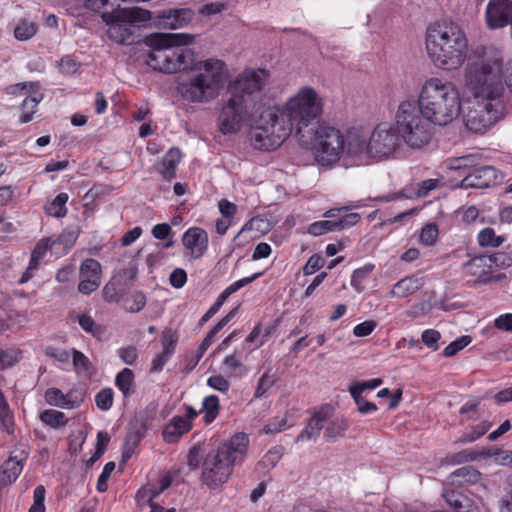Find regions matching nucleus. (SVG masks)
Segmentation results:
<instances>
[{
	"mask_svg": "<svg viewBox=\"0 0 512 512\" xmlns=\"http://www.w3.org/2000/svg\"><path fill=\"white\" fill-rule=\"evenodd\" d=\"M73 365L77 371H88L91 367L90 360L80 351L73 349Z\"/></svg>",
	"mask_w": 512,
	"mask_h": 512,
	"instance_id": "60",
	"label": "nucleus"
},
{
	"mask_svg": "<svg viewBox=\"0 0 512 512\" xmlns=\"http://www.w3.org/2000/svg\"><path fill=\"white\" fill-rule=\"evenodd\" d=\"M101 275V265L100 263L93 259L88 258L84 260L80 266V277H86V278H95L97 280H100Z\"/></svg>",
	"mask_w": 512,
	"mask_h": 512,
	"instance_id": "35",
	"label": "nucleus"
},
{
	"mask_svg": "<svg viewBox=\"0 0 512 512\" xmlns=\"http://www.w3.org/2000/svg\"><path fill=\"white\" fill-rule=\"evenodd\" d=\"M349 423L345 418H337L328 423L325 428L324 438L327 442L333 443L345 436Z\"/></svg>",
	"mask_w": 512,
	"mask_h": 512,
	"instance_id": "28",
	"label": "nucleus"
},
{
	"mask_svg": "<svg viewBox=\"0 0 512 512\" xmlns=\"http://www.w3.org/2000/svg\"><path fill=\"white\" fill-rule=\"evenodd\" d=\"M207 385L212 389L220 392H227L230 387L229 381L221 375L209 377L207 380Z\"/></svg>",
	"mask_w": 512,
	"mask_h": 512,
	"instance_id": "61",
	"label": "nucleus"
},
{
	"mask_svg": "<svg viewBox=\"0 0 512 512\" xmlns=\"http://www.w3.org/2000/svg\"><path fill=\"white\" fill-rule=\"evenodd\" d=\"M187 282V273L182 268L174 269L169 276V283L176 289L182 288Z\"/></svg>",
	"mask_w": 512,
	"mask_h": 512,
	"instance_id": "59",
	"label": "nucleus"
},
{
	"mask_svg": "<svg viewBox=\"0 0 512 512\" xmlns=\"http://www.w3.org/2000/svg\"><path fill=\"white\" fill-rule=\"evenodd\" d=\"M491 258V266L507 268L512 266V252H498L488 255Z\"/></svg>",
	"mask_w": 512,
	"mask_h": 512,
	"instance_id": "50",
	"label": "nucleus"
},
{
	"mask_svg": "<svg viewBox=\"0 0 512 512\" xmlns=\"http://www.w3.org/2000/svg\"><path fill=\"white\" fill-rule=\"evenodd\" d=\"M343 153L358 161V164L367 163L372 158L370 155L369 142L358 131H349L344 136Z\"/></svg>",
	"mask_w": 512,
	"mask_h": 512,
	"instance_id": "18",
	"label": "nucleus"
},
{
	"mask_svg": "<svg viewBox=\"0 0 512 512\" xmlns=\"http://www.w3.org/2000/svg\"><path fill=\"white\" fill-rule=\"evenodd\" d=\"M472 341V338L468 335L461 336L451 342L448 346H446L443 350V355L445 357H452L468 346Z\"/></svg>",
	"mask_w": 512,
	"mask_h": 512,
	"instance_id": "42",
	"label": "nucleus"
},
{
	"mask_svg": "<svg viewBox=\"0 0 512 512\" xmlns=\"http://www.w3.org/2000/svg\"><path fill=\"white\" fill-rule=\"evenodd\" d=\"M313 128L304 131L298 139L299 144L313 150L316 160L322 166L336 163L343 154L344 134L326 123H319Z\"/></svg>",
	"mask_w": 512,
	"mask_h": 512,
	"instance_id": "7",
	"label": "nucleus"
},
{
	"mask_svg": "<svg viewBox=\"0 0 512 512\" xmlns=\"http://www.w3.org/2000/svg\"><path fill=\"white\" fill-rule=\"evenodd\" d=\"M478 61L468 65L466 83L475 99L503 100L502 52L492 46H479L473 50Z\"/></svg>",
	"mask_w": 512,
	"mask_h": 512,
	"instance_id": "3",
	"label": "nucleus"
},
{
	"mask_svg": "<svg viewBox=\"0 0 512 512\" xmlns=\"http://www.w3.org/2000/svg\"><path fill=\"white\" fill-rule=\"evenodd\" d=\"M275 383L276 378L274 377V375H270L269 371L265 372L258 380V384L254 392V397H263Z\"/></svg>",
	"mask_w": 512,
	"mask_h": 512,
	"instance_id": "44",
	"label": "nucleus"
},
{
	"mask_svg": "<svg viewBox=\"0 0 512 512\" xmlns=\"http://www.w3.org/2000/svg\"><path fill=\"white\" fill-rule=\"evenodd\" d=\"M220 411L219 398L216 395H209L202 401L200 413H203V421L206 425L211 424L218 416Z\"/></svg>",
	"mask_w": 512,
	"mask_h": 512,
	"instance_id": "30",
	"label": "nucleus"
},
{
	"mask_svg": "<svg viewBox=\"0 0 512 512\" xmlns=\"http://www.w3.org/2000/svg\"><path fill=\"white\" fill-rule=\"evenodd\" d=\"M455 29H458V27L454 22L449 21L447 19H442V20H439V21H436V22L430 24L427 27L426 32H431V33L448 32V31L453 32Z\"/></svg>",
	"mask_w": 512,
	"mask_h": 512,
	"instance_id": "57",
	"label": "nucleus"
},
{
	"mask_svg": "<svg viewBox=\"0 0 512 512\" xmlns=\"http://www.w3.org/2000/svg\"><path fill=\"white\" fill-rule=\"evenodd\" d=\"M182 244L192 259L201 258L208 248V234L200 227L189 228L182 236Z\"/></svg>",
	"mask_w": 512,
	"mask_h": 512,
	"instance_id": "19",
	"label": "nucleus"
},
{
	"mask_svg": "<svg viewBox=\"0 0 512 512\" xmlns=\"http://www.w3.org/2000/svg\"><path fill=\"white\" fill-rule=\"evenodd\" d=\"M27 456L28 454L24 450L15 455L13 452L10 455L9 459L2 465V471L0 473V482L2 484H11L16 481L22 472Z\"/></svg>",
	"mask_w": 512,
	"mask_h": 512,
	"instance_id": "23",
	"label": "nucleus"
},
{
	"mask_svg": "<svg viewBox=\"0 0 512 512\" xmlns=\"http://www.w3.org/2000/svg\"><path fill=\"white\" fill-rule=\"evenodd\" d=\"M237 308L232 309L225 317H223L205 336L199 346V357L211 346L215 335L220 332L228 322L234 317Z\"/></svg>",
	"mask_w": 512,
	"mask_h": 512,
	"instance_id": "31",
	"label": "nucleus"
},
{
	"mask_svg": "<svg viewBox=\"0 0 512 512\" xmlns=\"http://www.w3.org/2000/svg\"><path fill=\"white\" fill-rule=\"evenodd\" d=\"M325 264V259L319 254H313L303 267L304 275H312Z\"/></svg>",
	"mask_w": 512,
	"mask_h": 512,
	"instance_id": "54",
	"label": "nucleus"
},
{
	"mask_svg": "<svg viewBox=\"0 0 512 512\" xmlns=\"http://www.w3.org/2000/svg\"><path fill=\"white\" fill-rule=\"evenodd\" d=\"M119 357L125 364L133 365L138 357L137 348L133 345L121 348L119 350Z\"/></svg>",
	"mask_w": 512,
	"mask_h": 512,
	"instance_id": "64",
	"label": "nucleus"
},
{
	"mask_svg": "<svg viewBox=\"0 0 512 512\" xmlns=\"http://www.w3.org/2000/svg\"><path fill=\"white\" fill-rule=\"evenodd\" d=\"M222 366L225 372L232 374L238 368L242 366V360L240 357V352L234 351L231 355H228L224 358L222 362Z\"/></svg>",
	"mask_w": 512,
	"mask_h": 512,
	"instance_id": "53",
	"label": "nucleus"
},
{
	"mask_svg": "<svg viewBox=\"0 0 512 512\" xmlns=\"http://www.w3.org/2000/svg\"><path fill=\"white\" fill-rule=\"evenodd\" d=\"M41 96H32L26 97L22 102V109L25 110L29 105L31 106V110L23 111L22 116L20 117V123H28L32 120V115L36 112V107L41 100Z\"/></svg>",
	"mask_w": 512,
	"mask_h": 512,
	"instance_id": "45",
	"label": "nucleus"
},
{
	"mask_svg": "<svg viewBox=\"0 0 512 512\" xmlns=\"http://www.w3.org/2000/svg\"><path fill=\"white\" fill-rule=\"evenodd\" d=\"M466 275L476 277L473 284H487L493 280L489 274L492 272L491 258L488 255L476 256L463 265Z\"/></svg>",
	"mask_w": 512,
	"mask_h": 512,
	"instance_id": "20",
	"label": "nucleus"
},
{
	"mask_svg": "<svg viewBox=\"0 0 512 512\" xmlns=\"http://www.w3.org/2000/svg\"><path fill=\"white\" fill-rule=\"evenodd\" d=\"M438 237V227L436 224H426L420 234V241L426 246L433 245Z\"/></svg>",
	"mask_w": 512,
	"mask_h": 512,
	"instance_id": "48",
	"label": "nucleus"
},
{
	"mask_svg": "<svg viewBox=\"0 0 512 512\" xmlns=\"http://www.w3.org/2000/svg\"><path fill=\"white\" fill-rule=\"evenodd\" d=\"M39 418L43 424L53 429H60L67 425L68 418L61 411L47 409L40 413Z\"/></svg>",
	"mask_w": 512,
	"mask_h": 512,
	"instance_id": "32",
	"label": "nucleus"
},
{
	"mask_svg": "<svg viewBox=\"0 0 512 512\" xmlns=\"http://www.w3.org/2000/svg\"><path fill=\"white\" fill-rule=\"evenodd\" d=\"M45 488L42 485H38L34 489L33 498L34 503L30 507L29 512H44L45 511Z\"/></svg>",
	"mask_w": 512,
	"mask_h": 512,
	"instance_id": "52",
	"label": "nucleus"
},
{
	"mask_svg": "<svg viewBox=\"0 0 512 512\" xmlns=\"http://www.w3.org/2000/svg\"><path fill=\"white\" fill-rule=\"evenodd\" d=\"M426 49L435 65L456 69L465 60L468 40L465 34H426Z\"/></svg>",
	"mask_w": 512,
	"mask_h": 512,
	"instance_id": "8",
	"label": "nucleus"
},
{
	"mask_svg": "<svg viewBox=\"0 0 512 512\" xmlns=\"http://www.w3.org/2000/svg\"><path fill=\"white\" fill-rule=\"evenodd\" d=\"M194 12L190 8L169 9L163 11L146 23V28L177 30L185 28L193 20Z\"/></svg>",
	"mask_w": 512,
	"mask_h": 512,
	"instance_id": "14",
	"label": "nucleus"
},
{
	"mask_svg": "<svg viewBox=\"0 0 512 512\" xmlns=\"http://www.w3.org/2000/svg\"><path fill=\"white\" fill-rule=\"evenodd\" d=\"M155 412L156 406L151 404L137 413L129 422L122 449V462H127L134 454L136 447L146 435L148 421L153 418Z\"/></svg>",
	"mask_w": 512,
	"mask_h": 512,
	"instance_id": "12",
	"label": "nucleus"
},
{
	"mask_svg": "<svg viewBox=\"0 0 512 512\" xmlns=\"http://www.w3.org/2000/svg\"><path fill=\"white\" fill-rule=\"evenodd\" d=\"M268 78L265 69L243 71L228 86L229 99L218 117L224 135L235 134L241 123H254L251 142L256 149L270 151L278 148L295 131L297 140L304 131L320 123L322 102L315 89L303 87L291 97L284 108L267 107L261 101Z\"/></svg>",
	"mask_w": 512,
	"mask_h": 512,
	"instance_id": "1",
	"label": "nucleus"
},
{
	"mask_svg": "<svg viewBox=\"0 0 512 512\" xmlns=\"http://www.w3.org/2000/svg\"><path fill=\"white\" fill-rule=\"evenodd\" d=\"M192 428L191 422L182 416H174L164 427L162 437L167 443H175Z\"/></svg>",
	"mask_w": 512,
	"mask_h": 512,
	"instance_id": "25",
	"label": "nucleus"
},
{
	"mask_svg": "<svg viewBox=\"0 0 512 512\" xmlns=\"http://www.w3.org/2000/svg\"><path fill=\"white\" fill-rule=\"evenodd\" d=\"M377 323L373 320H367L357 324L353 329V334L356 337H365L370 335L376 328Z\"/></svg>",
	"mask_w": 512,
	"mask_h": 512,
	"instance_id": "63",
	"label": "nucleus"
},
{
	"mask_svg": "<svg viewBox=\"0 0 512 512\" xmlns=\"http://www.w3.org/2000/svg\"><path fill=\"white\" fill-rule=\"evenodd\" d=\"M395 125L400 138L413 149L427 145L434 133V124L423 115L414 101H403L399 104Z\"/></svg>",
	"mask_w": 512,
	"mask_h": 512,
	"instance_id": "6",
	"label": "nucleus"
},
{
	"mask_svg": "<svg viewBox=\"0 0 512 512\" xmlns=\"http://www.w3.org/2000/svg\"><path fill=\"white\" fill-rule=\"evenodd\" d=\"M263 223V220L258 217H254L247 221L239 231V233L234 238V242H236V245L238 247L244 246L249 240L248 239H242L243 234H245L248 231H259L260 230V224Z\"/></svg>",
	"mask_w": 512,
	"mask_h": 512,
	"instance_id": "38",
	"label": "nucleus"
},
{
	"mask_svg": "<svg viewBox=\"0 0 512 512\" xmlns=\"http://www.w3.org/2000/svg\"><path fill=\"white\" fill-rule=\"evenodd\" d=\"M480 472L471 466H464L453 472L452 476L456 478H462L459 483H476L480 479Z\"/></svg>",
	"mask_w": 512,
	"mask_h": 512,
	"instance_id": "39",
	"label": "nucleus"
},
{
	"mask_svg": "<svg viewBox=\"0 0 512 512\" xmlns=\"http://www.w3.org/2000/svg\"><path fill=\"white\" fill-rule=\"evenodd\" d=\"M486 20L490 29L503 28L512 23V2L490 0L486 8Z\"/></svg>",
	"mask_w": 512,
	"mask_h": 512,
	"instance_id": "16",
	"label": "nucleus"
},
{
	"mask_svg": "<svg viewBox=\"0 0 512 512\" xmlns=\"http://www.w3.org/2000/svg\"><path fill=\"white\" fill-rule=\"evenodd\" d=\"M157 497L154 492V487L147 485L138 490L136 500L138 505H149L150 507L155 503L154 499Z\"/></svg>",
	"mask_w": 512,
	"mask_h": 512,
	"instance_id": "46",
	"label": "nucleus"
},
{
	"mask_svg": "<svg viewBox=\"0 0 512 512\" xmlns=\"http://www.w3.org/2000/svg\"><path fill=\"white\" fill-rule=\"evenodd\" d=\"M330 416V407L328 405L321 407L315 411L310 418L305 429L296 437V442L303 440H316L324 428L325 422Z\"/></svg>",
	"mask_w": 512,
	"mask_h": 512,
	"instance_id": "21",
	"label": "nucleus"
},
{
	"mask_svg": "<svg viewBox=\"0 0 512 512\" xmlns=\"http://www.w3.org/2000/svg\"><path fill=\"white\" fill-rule=\"evenodd\" d=\"M504 241V238L501 236H496L494 230L492 228H484L478 234V242L482 247H498Z\"/></svg>",
	"mask_w": 512,
	"mask_h": 512,
	"instance_id": "36",
	"label": "nucleus"
},
{
	"mask_svg": "<svg viewBox=\"0 0 512 512\" xmlns=\"http://www.w3.org/2000/svg\"><path fill=\"white\" fill-rule=\"evenodd\" d=\"M349 207L332 208L324 213L327 220L313 222L308 227V233L313 236L324 235L329 232L343 231L356 225L361 216L358 213L351 212L340 215L342 211H348Z\"/></svg>",
	"mask_w": 512,
	"mask_h": 512,
	"instance_id": "11",
	"label": "nucleus"
},
{
	"mask_svg": "<svg viewBox=\"0 0 512 512\" xmlns=\"http://www.w3.org/2000/svg\"><path fill=\"white\" fill-rule=\"evenodd\" d=\"M115 385L125 398L135 392L134 373L129 368H124L115 377Z\"/></svg>",
	"mask_w": 512,
	"mask_h": 512,
	"instance_id": "29",
	"label": "nucleus"
},
{
	"mask_svg": "<svg viewBox=\"0 0 512 512\" xmlns=\"http://www.w3.org/2000/svg\"><path fill=\"white\" fill-rule=\"evenodd\" d=\"M441 339V334L435 329H426L422 332V342L433 351L438 350V341Z\"/></svg>",
	"mask_w": 512,
	"mask_h": 512,
	"instance_id": "49",
	"label": "nucleus"
},
{
	"mask_svg": "<svg viewBox=\"0 0 512 512\" xmlns=\"http://www.w3.org/2000/svg\"><path fill=\"white\" fill-rule=\"evenodd\" d=\"M424 284V277L419 274L406 276L392 286L387 296L398 299L407 298L419 291Z\"/></svg>",
	"mask_w": 512,
	"mask_h": 512,
	"instance_id": "22",
	"label": "nucleus"
},
{
	"mask_svg": "<svg viewBox=\"0 0 512 512\" xmlns=\"http://www.w3.org/2000/svg\"><path fill=\"white\" fill-rule=\"evenodd\" d=\"M491 427V423L488 421H482L481 423L472 427L471 432L462 435L457 442L468 443L474 442L482 437Z\"/></svg>",
	"mask_w": 512,
	"mask_h": 512,
	"instance_id": "37",
	"label": "nucleus"
},
{
	"mask_svg": "<svg viewBox=\"0 0 512 512\" xmlns=\"http://www.w3.org/2000/svg\"><path fill=\"white\" fill-rule=\"evenodd\" d=\"M248 444V435L241 432L209 451L202 462L203 483L210 489H216L226 483L233 472V466L245 459Z\"/></svg>",
	"mask_w": 512,
	"mask_h": 512,
	"instance_id": "5",
	"label": "nucleus"
},
{
	"mask_svg": "<svg viewBox=\"0 0 512 512\" xmlns=\"http://www.w3.org/2000/svg\"><path fill=\"white\" fill-rule=\"evenodd\" d=\"M115 469V463L110 461L108 463L105 464L99 478H98V481H97V490L99 492H105L108 488V479L110 478V475L111 473L114 471Z\"/></svg>",
	"mask_w": 512,
	"mask_h": 512,
	"instance_id": "55",
	"label": "nucleus"
},
{
	"mask_svg": "<svg viewBox=\"0 0 512 512\" xmlns=\"http://www.w3.org/2000/svg\"><path fill=\"white\" fill-rule=\"evenodd\" d=\"M382 383L383 381L381 378H374L367 381L357 382L349 387V391H356L362 394L366 390H373L379 387Z\"/></svg>",
	"mask_w": 512,
	"mask_h": 512,
	"instance_id": "58",
	"label": "nucleus"
},
{
	"mask_svg": "<svg viewBox=\"0 0 512 512\" xmlns=\"http://www.w3.org/2000/svg\"><path fill=\"white\" fill-rule=\"evenodd\" d=\"M349 392L355 404L357 405L360 414L366 415L377 411L378 408L376 404L366 400L361 393H358L356 391Z\"/></svg>",
	"mask_w": 512,
	"mask_h": 512,
	"instance_id": "40",
	"label": "nucleus"
},
{
	"mask_svg": "<svg viewBox=\"0 0 512 512\" xmlns=\"http://www.w3.org/2000/svg\"><path fill=\"white\" fill-rule=\"evenodd\" d=\"M374 269V265L368 264L356 269L351 276V286L358 292L364 291L363 281L369 277Z\"/></svg>",
	"mask_w": 512,
	"mask_h": 512,
	"instance_id": "34",
	"label": "nucleus"
},
{
	"mask_svg": "<svg viewBox=\"0 0 512 512\" xmlns=\"http://www.w3.org/2000/svg\"><path fill=\"white\" fill-rule=\"evenodd\" d=\"M289 426L285 416H276L264 426L263 432L265 434H275L284 431Z\"/></svg>",
	"mask_w": 512,
	"mask_h": 512,
	"instance_id": "47",
	"label": "nucleus"
},
{
	"mask_svg": "<svg viewBox=\"0 0 512 512\" xmlns=\"http://www.w3.org/2000/svg\"><path fill=\"white\" fill-rule=\"evenodd\" d=\"M181 160V152L178 148H171L163 157L158 171L166 179H171L175 176V171Z\"/></svg>",
	"mask_w": 512,
	"mask_h": 512,
	"instance_id": "26",
	"label": "nucleus"
},
{
	"mask_svg": "<svg viewBox=\"0 0 512 512\" xmlns=\"http://www.w3.org/2000/svg\"><path fill=\"white\" fill-rule=\"evenodd\" d=\"M261 275H262V273H255L254 275H252L250 277L242 278V279L232 283L231 285H229L225 290L222 291V293L228 298L230 295L237 292L244 286L252 283L254 280L259 278Z\"/></svg>",
	"mask_w": 512,
	"mask_h": 512,
	"instance_id": "51",
	"label": "nucleus"
},
{
	"mask_svg": "<svg viewBox=\"0 0 512 512\" xmlns=\"http://www.w3.org/2000/svg\"><path fill=\"white\" fill-rule=\"evenodd\" d=\"M203 453L204 449L202 443H196L190 448L187 456V465L190 469H197L200 465L202 466Z\"/></svg>",
	"mask_w": 512,
	"mask_h": 512,
	"instance_id": "43",
	"label": "nucleus"
},
{
	"mask_svg": "<svg viewBox=\"0 0 512 512\" xmlns=\"http://www.w3.org/2000/svg\"><path fill=\"white\" fill-rule=\"evenodd\" d=\"M102 6L111 5L112 10L102 14V20L111 27L146 28V23L152 20V12L142 7H121L120 3H133L132 0H100Z\"/></svg>",
	"mask_w": 512,
	"mask_h": 512,
	"instance_id": "9",
	"label": "nucleus"
},
{
	"mask_svg": "<svg viewBox=\"0 0 512 512\" xmlns=\"http://www.w3.org/2000/svg\"><path fill=\"white\" fill-rule=\"evenodd\" d=\"M475 105L464 115L466 128L476 134L487 132L504 115V100L475 99Z\"/></svg>",
	"mask_w": 512,
	"mask_h": 512,
	"instance_id": "10",
	"label": "nucleus"
},
{
	"mask_svg": "<svg viewBox=\"0 0 512 512\" xmlns=\"http://www.w3.org/2000/svg\"><path fill=\"white\" fill-rule=\"evenodd\" d=\"M45 401L51 406H57L64 409H74L81 403V399L74 396L72 391L64 394L60 389L48 388L44 394Z\"/></svg>",
	"mask_w": 512,
	"mask_h": 512,
	"instance_id": "24",
	"label": "nucleus"
},
{
	"mask_svg": "<svg viewBox=\"0 0 512 512\" xmlns=\"http://www.w3.org/2000/svg\"><path fill=\"white\" fill-rule=\"evenodd\" d=\"M443 497L456 512H482V502L473 494L470 496L462 490L445 489Z\"/></svg>",
	"mask_w": 512,
	"mask_h": 512,
	"instance_id": "17",
	"label": "nucleus"
},
{
	"mask_svg": "<svg viewBox=\"0 0 512 512\" xmlns=\"http://www.w3.org/2000/svg\"><path fill=\"white\" fill-rule=\"evenodd\" d=\"M400 139L398 132L393 129L391 124H378L369 139L370 155L372 158L389 156L399 146Z\"/></svg>",
	"mask_w": 512,
	"mask_h": 512,
	"instance_id": "13",
	"label": "nucleus"
},
{
	"mask_svg": "<svg viewBox=\"0 0 512 512\" xmlns=\"http://www.w3.org/2000/svg\"><path fill=\"white\" fill-rule=\"evenodd\" d=\"M114 392L111 388H104L95 395V403L102 411H108L113 405Z\"/></svg>",
	"mask_w": 512,
	"mask_h": 512,
	"instance_id": "41",
	"label": "nucleus"
},
{
	"mask_svg": "<svg viewBox=\"0 0 512 512\" xmlns=\"http://www.w3.org/2000/svg\"><path fill=\"white\" fill-rule=\"evenodd\" d=\"M109 38L121 45L137 44L149 47L146 63L152 69L163 73H176L191 68L193 75L188 82L180 83L179 93L186 100L204 102L217 96L223 85L225 63L210 58L194 62V53L187 46L195 34H108Z\"/></svg>",
	"mask_w": 512,
	"mask_h": 512,
	"instance_id": "2",
	"label": "nucleus"
},
{
	"mask_svg": "<svg viewBox=\"0 0 512 512\" xmlns=\"http://www.w3.org/2000/svg\"><path fill=\"white\" fill-rule=\"evenodd\" d=\"M440 185H441V181L439 179H426V180L416 183L415 185H412L409 188L403 189L402 194H403V196L408 197V198L425 197L431 191L440 187Z\"/></svg>",
	"mask_w": 512,
	"mask_h": 512,
	"instance_id": "27",
	"label": "nucleus"
},
{
	"mask_svg": "<svg viewBox=\"0 0 512 512\" xmlns=\"http://www.w3.org/2000/svg\"><path fill=\"white\" fill-rule=\"evenodd\" d=\"M416 106L434 125L446 126L460 114L461 98L454 83L431 77L421 85Z\"/></svg>",
	"mask_w": 512,
	"mask_h": 512,
	"instance_id": "4",
	"label": "nucleus"
},
{
	"mask_svg": "<svg viewBox=\"0 0 512 512\" xmlns=\"http://www.w3.org/2000/svg\"><path fill=\"white\" fill-rule=\"evenodd\" d=\"M81 281L78 285V291L82 294L89 295L100 286V280L95 278L80 277Z\"/></svg>",
	"mask_w": 512,
	"mask_h": 512,
	"instance_id": "62",
	"label": "nucleus"
},
{
	"mask_svg": "<svg viewBox=\"0 0 512 512\" xmlns=\"http://www.w3.org/2000/svg\"><path fill=\"white\" fill-rule=\"evenodd\" d=\"M503 174L493 166L485 165L474 168L460 182L459 187L463 189L476 188L484 189L496 186L503 181Z\"/></svg>",
	"mask_w": 512,
	"mask_h": 512,
	"instance_id": "15",
	"label": "nucleus"
},
{
	"mask_svg": "<svg viewBox=\"0 0 512 512\" xmlns=\"http://www.w3.org/2000/svg\"><path fill=\"white\" fill-rule=\"evenodd\" d=\"M177 336L172 331H165L162 335V352L165 354H169L172 356V354L175 351V347L177 344Z\"/></svg>",
	"mask_w": 512,
	"mask_h": 512,
	"instance_id": "56",
	"label": "nucleus"
},
{
	"mask_svg": "<svg viewBox=\"0 0 512 512\" xmlns=\"http://www.w3.org/2000/svg\"><path fill=\"white\" fill-rule=\"evenodd\" d=\"M68 195L66 193H59L52 202L45 206V212L53 217L61 218L67 214L66 203Z\"/></svg>",
	"mask_w": 512,
	"mask_h": 512,
	"instance_id": "33",
	"label": "nucleus"
}]
</instances>
